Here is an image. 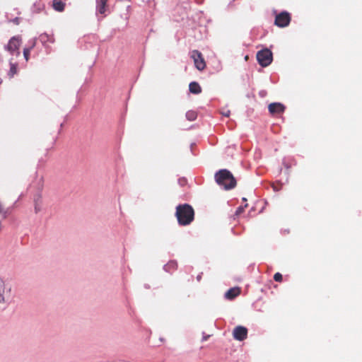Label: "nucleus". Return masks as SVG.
Listing matches in <instances>:
<instances>
[{
  "label": "nucleus",
  "instance_id": "f257e3e1",
  "mask_svg": "<svg viewBox=\"0 0 362 362\" xmlns=\"http://www.w3.org/2000/svg\"><path fill=\"white\" fill-rule=\"evenodd\" d=\"M175 216L180 226H188L194 219V211L188 204H179L176 207Z\"/></svg>",
  "mask_w": 362,
  "mask_h": 362
},
{
  "label": "nucleus",
  "instance_id": "f03ea898",
  "mask_svg": "<svg viewBox=\"0 0 362 362\" xmlns=\"http://www.w3.org/2000/svg\"><path fill=\"white\" fill-rule=\"evenodd\" d=\"M215 180L219 186L226 190L231 189L236 186V180L232 173L226 169H222L216 173Z\"/></svg>",
  "mask_w": 362,
  "mask_h": 362
},
{
  "label": "nucleus",
  "instance_id": "7ed1b4c3",
  "mask_svg": "<svg viewBox=\"0 0 362 362\" xmlns=\"http://www.w3.org/2000/svg\"><path fill=\"white\" fill-rule=\"evenodd\" d=\"M21 45V38L19 36H14L10 39L4 48L12 55H19V48Z\"/></svg>",
  "mask_w": 362,
  "mask_h": 362
},
{
  "label": "nucleus",
  "instance_id": "20e7f679",
  "mask_svg": "<svg viewBox=\"0 0 362 362\" xmlns=\"http://www.w3.org/2000/svg\"><path fill=\"white\" fill-rule=\"evenodd\" d=\"M257 59L262 66L266 67L272 62V52L268 49H262L257 52Z\"/></svg>",
  "mask_w": 362,
  "mask_h": 362
},
{
  "label": "nucleus",
  "instance_id": "39448f33",
  "mask_svg": "<svg viewBox=\"0 0 362 362\" xmlns=\"http://www.w3.org/2000/svg\"><path fill=\"white\" fill-rule=\"evenodd\" d=\"M291 18L289 13L282 11L276 16L274 24L280 28H284L289 25Z\"/></svg>",
  "mask_w": 362,
  "mask_h": 362
},
{
  "label": "nucleus",
  "instance_id": "423d86ee",
  "mask_svg": "<svg viewBox=\"0 0 362 362\" xmlns=\"http://www.w3.org/2000/svg\"><path fill=\"white\" fill-rule=\"evenodd\" d=\"M191 57L193 59L194 66L198 70L202 71L205 69L206 62L202 54L199 51L193 50L191 53Z\"/></svg>",
  "mask_w": 362,
  "mask_h": 362
},
{
  "label": "nucleus",
  "instance_id": "0eeeda50",
  "mask_svg": "<svg viewBox=\"0 0 362 362\" xmlns=\"http://www.w3.org/2000/svg\"><path fill=\"white\" fill-rule=\"evenodd\" d=\"M286 107L281 103H272L268 105V110L272 116H278L284 112Z\"/></svg>",
  "mask_w": 362,
  "mask_h": 362
},
{
  "label": "nucleus",
  "instance_id": "6e6552de",
  "mask_svg": "<svg viewBox=\"0 0 362 362\" xmlns=\"http://www.w3.org/2000/svg\"><path fill=\"white\" fill-rule=\"evenodd\" d=\"M233 337L238 341H243L247 337V329L243 326H237L233 331Z\"/></svg>",
  "mask_w": 362,
  "mask_h": 362
},
{
  "label": "nucleus",
  "instance_id": "1a4fd4ad",
  "mask_svg": "<svg viewBox=\"0 0 362 362\" xmlns=\"http://www.w3.org/2000/svg\"><path fill=\"white\" fill-rule=\"evenodd\" d=\"M11 288H8L2 278L0 277V303H4L6 296L9 293Z\"/></svg>",
  "mask_w": 362,
  "mask_h": 362
},
{
  "label": "nucleus",
  "instance_id": "9d476101",
  "mask_svg": "<svg viewBox=\"0 0 362 362\" xmlns=\"http://www.w3.org/2000/svg\"><path fill=\"white\" fill-rule=\"evenodd\" d=\"M240 294V289L238 287L231 288L225 293V298L233 300Z\"/></svg>",
  "mask_w": 362,
  "mask_h": 362
},
{
  "label": "nucleus",
  "instance_id": "9b49d317",
  "mask_svg": "<svg viewBox=\"0 0 362 362\" xmlns=\"http://www.w3.org/2000/svg\"><path fill=\"white\" fill-rule=\"evenodd\" d=\"M52 7L55 11L62 12L65 8V3L62 0H53Z\"/></svg>",
  "mask_w": 362,
  "mask_h": 362
},
{
  "label": "nucleus",
  "instance_id": "f8f14e48",
  "mask_svg": "<svg viewBox=\"0 0 362 362\" xmlns=\"http://www.w3.org/2000/svg\"><path fill=\"white\" fill-rule=\"evenodd\" d=\"M189 90L193 94H199L202 92V88L197 82H191L189 85Z\"/></svg>",
  "mask_w": 362,
  "mask_h": 362
},
{
  "label": "nucleus",
  "instance_id": "ddd939ff",
  "mask_svg": "<svg viewBox=\"0 0 362 362\" xmlns=\"http://www.w3.org/2000/svg\"><path fill=\"white\" fill-rule=\"evenodd\" d=\"M108 0H97V11L100 14H104L106 11L107 2Z\"/></svg>",
  "mask_w": 362,
  "mask_h": 362
},
{
  "label": "nucleus",
  "instance_id": "4468645a",
  "mask_svg": "<svg viewBox=\"0 0 362 362\" xmlns=\"http://www.w3.org/2000/svg\"><path fill=\"white\" fill-rule=\"evenodd\" d=\"M177 268V263L175 261H169L165 266L164 269L165 272L172 273Z\"/></svg>",
  "mask_w": 362,
  "mask_h": 362
},
{
  "label": "nucleus",
  "instance_id": "2eb2a0df",
  "mask_svg": "<svg viewBox=\"0 0 362 362\" xmlns=\"http://www.w3.org/2000/svg\"><path fill=\"white\" fill-rule=\"evenodd\" d=\"M197 112L193 110H189V111L187 112V113H186V118L189 121L195 120L197 119Z\"/></svg>",
  "mask_w": 362,
  "mask_h": 362
},
{
  "label": "nucleus",
  "instance_id": "dca6fc26",
  "mask_svg": "<svg viewBox=\"0 0 362 362\" xmlns=\"http://www.w3.org/2000/svg\"><path fill=\"white\" fill-rule=\"evenodd\" d=\"M16 74H17V64L11 63L10 64V69L8 71V76L11 78V77H13V76Z\"/></svg>",
  "mask_w": 362,
  "mask_h": 362
},
{
  "label": "nucleus",
  "instance_id": "f3484780",
  "mask_svg": "<svg viewBox=\"0 0 362 362\" xmlns=\"http://www.w3.org/2000/svg\"><path fill=\"white\" fill-rule=\"evenodd\" d=\"M274 281H276L281 282V281H282V279H283L282 274H280L279 272H276V273L274 275Z\"/></svg>",
  "mask_w": 362,
  "mask_h": 362
},
{
  "label": "nucleus",
  "instance_id": "a211bd4d",
  "mask_svg": "<svg viewBox=\"0 0 362 362\" xmlns=\"http://www.w3.org/2000/svg\"><path fill=\"white\" fill-rule=\"evenodd\" d=\"M30 52V48H25L23 50V55L26 61H28Z\"/></svg>",
  "mask_w": 362,
  "mask_h": 362
},
{
  "label": "nucleus",
  "instance_id": "6ab92c4d",
  "mask_svg": "<svg viewBox=\"0 0 362 362\" xmlns=\"http://www.w3.org/2000/svg\"><path fill=\"white\" fill-rule=\"evenodd\" d=\"M243 211H244V207L240 206L238 208V209L236 211V214L237 215L240 214Z\"/></svg>",
  "mask_w": 362,
  "mask_h": 362
},
{
  "label": "nucleus",
  "instance_id": "aec40b11",
  "mask_svg": "<svg viewBox=\"0 0 362 362\" xmlns=\"http://www.w3.org/2000/svg\"><path fill=\"white\" fill-rule=\"evenodd\" d=\"M202 273L199 274L197 276V280L198 281H200V280L202 279Z\"/></svg>",
  "mask_w": 362,
  "mask_h": 362
},
{
  "label": "nucleus",
  "instance_id": "412c9836",
  "mask_svg": "<svg viewBox=\"0 0 362 362\" xmlns=\"http://www.w3.org/2000/svg\"><path fill=\"white\" fill-rule=\"evenodd\" d=\"M209 337V335L204 336L202 338V341H206Z\"/></svg>",
  "mask_w": 362,
  "mask_h": 362
},
{
  "label": "nucleus",
  "instance_id": "4be33fe9",
  "mask_svg": "<svg viewBox=\"0 0 362 362\" xmlns=\"http://www.w3.org/2000/svg\"><path fill=\"white\" fill-rule=\"evenodd\" d=\"M229 115H230V111H228L227 112L223 113V115H225L226 117H228Z\"/></svg>",
  "mask_w": 362,
  "mask_h": 362
},
{
  "label": "nucleus",
  "instance_id": "5701e85b",
  "mask_svg": "<svg viewBox=\"0 0 362 362\" xmlns=\"http://www.w3.org/2000/svg\"><path fill=\"white\" fill-rule=\"evenodd\" d=\"M204 1V0H197V2L198 4H202Z\"/></svg>",
  "mask_w": 362,
  "mask_h": 362
},
{
  "label": "nucleus",
  "instance_id": "b1692460",
  "mask_svg": "<svg viewBox=\"0 0 362 362\" xmlns=\"http://www.w3.org/2000/svg\"><path fill=\"white\" fill-rule=\"evenodd\" d=\"M243 200L244 202H246V201H247V199H246L245 198H243Z\"/></svg>",
  "mask_w": 362,
  "mask_h": 362
}]
</instances>
